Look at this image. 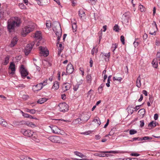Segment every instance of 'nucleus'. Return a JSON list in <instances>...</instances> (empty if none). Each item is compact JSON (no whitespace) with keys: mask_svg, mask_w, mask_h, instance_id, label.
<instances>
[{"mask_svg":"<svg viewBox=\"0 0 160 160\" xmlns=\"http://www.w3.org/2000/svg\"><path fill=\"white\" fill-rule=\"evenodd\" d=\"M21 22L20 18L15 17L14 19H9L8 20L7 28L8 31L11 32L14 29L15 27L19 26Z\"/></svg>","mask_w":160,"mask_h":160,"instance_id":"nucleus-1","label":"nucleus"},{"mask_svg":"<svg viewBox=\"0 0 160 160\" xmlns=\"http://www.w3.org/2000/svg\"><path fill=\"white\" fill-rule=\"evenodd\" d=\"M35 27L34 24L28 25L22 28L21 32L22 35L23 37L25 36L27 34L33 30Z\"/></svg>","mask_w":160,"mask_h":160,"instance_id":"nucleus-2","label":"nucleus"},{"mask_svg":"<svg viewBox=\"0 0 160 160\" xmlns=\"http://www.w3.org/2000/svg\"><path fill=\"white\" fill-rule=\"evenodd\" d=\"M20 72L22 78H25L28 74V72L25 68L24 65L22 64L20 66Z\"/></svg>","mask_w":160,"mask_h":160,"instance_id":"nucleus-3","label":"nucleus"},{"mask_svg":"<svg viewBox=\"0 0 160 160\" xmlns=\"http://www.w3.org/2000/svg\"><path fill=\"white\" fill-rule=\"evenodd\" d=\"M34 44V42H32L31 43L27 45L24 50V52L26 55H28L29 53Z\"/></svg>","mask_w":160,"mask_h":160,"instance_id":"nucleus-4","label":"nucleus"},{"mask_svg":"<svg viewBox=\"0 0 160 160\" xmlns=\"http://www.w3.org/2000/svg\"><path fill=\"white\" fill-rule=\"evenodd\" d=\"M58 106L59 110L61 112H65L67 111L68 110V106L65 102L59 103Z\"/></svg>","mask_w":160,"mask_h":160,"instance_id":"nucleus-5","label":"nucleus"},{"mask_svg":"<svg viewBox=\"0 0 160 160\" xmlns=\"http://www.w3.org/2000/svg\"><path fill=\"white\" fill-rule=\"evenodd\" d=\"M20 132L24 136L28 137H30L32 136L33 133L32 131L26 130L24 128L22 129Z\"/></svg>","mask_w":160,"mask_h":160,"instance_id":"nucleus-6","label":"nucleus"},{"mask_svg":"<svg viewBox=\"0 0 160 160\" xmlns=\"http://www.w3.org/2000/svg\"><path fill=\"white\" fill-rule=\"evenodd\" d=\"M39 48L40 50V54L41 56L46 57L48 55L49 52L47 48L41 46Z\"/></svg>","mask_w":160,"mask_h":160,"instance_id":"nucleus-7","label":"nucleus"},{"mask_svg":"<svg viewBox=\"0 0 160 160\" xmlns=\"http://www.w3.org/2000/svg\"><path fill=\"white\" fill-rule=\"evenodd\" d=\"M131 14L129 12H125L122 15V19L125 22H128L130 18Z\"/></svg>","mask_w":160,"mask_h":160,"instance_id":"nucleus-8","label":"nucleus"},{"mask_svg":"<svg viewBox=\"0 0 160 160\" xmlns=\"http://www.w3.org/2000/svg\"><path fill=\"white\" fill-rule=\"evenodd\" d=\"M58 24V28H57L56 27H54L53 28V30L55 32L57 37H61L62 31L60 24L59 23Z\"/></svg>","mask_w":160,"mask_h":160,"instance_id":"nucleus-9","label":"nucleus"},{"mask_svg":"<svg viewBox=\"0 0 160 160\" xmlns=\"http://www.w3.org/2000/svg\"><path fill=\"white\" fill-rule=\"evenodd\" d=\"M74 71V68L71 63L68 64L66 68V74H70L72 73Z\"/></svg>","mask_w":160,"mask_h":160,"instance_id":"nucleus-10","label":"nucleus"},{"mask_svg":"<svg viewBox=\"0 0 160 160\" xmlns=\"http://www.w3.org/2000/svg\"><path fill=\"white\" fill-rule=\"evenodd\" d=\"M51 128L52 132L56 134H61V130L56 126H49Z\"/></svg>","mask_w":160,"mask_h":160,"instance_id":"nucleus-11","label":"nucleus"},{"mask_svg":"<svg viewBox=\"0 0 160 160\" xmlns=\"http://www.w3.org/2000/svg\"><path fill=\"white\" fill-rule=\"evenodd\" d=\"M18 39L17 37H14L12 40L11 43L9 44V47L11 48L14 47L17 43Z\"/></svg>","mask_w":160,"mask_h":160,"instance_id":"nucleus-12","label":"nucleus"},{"mask_svg":"<svg viewBox=\"0 0 160 160\" xmlns=\"http://www.w3.org/2000/svg\"><path fill=\"white\" fill-rule=\"evenodd\" d=\"M152 24L153 26V28H154V32H152V31H150L149 34L152 35H155L156 34V32L158 29L157 25L156 22L154 21H153Z\"/></svg>","mask_w":160,"mask_h":160,"instance_id":"nucleus-13","label":"nucleus"},{"mask_svg":"<svg viewBox=\"0 0 160 160\" xmlns=\"http://www.w3.org/2000/svg\"><path fill=\"white\" fill-rule=\"evenodd\" d=\"M71 87V84L68 83H66L63 84L62 86V88L64 91H66L69 89Z\"/></svg>","mask_w":160,"mask_h":160,"instance_id":"nucleus-14","label":"nucleus"},{"mask_svg":"<svg viewBox=\"0 0 160 160\" xmlns=\"http://www.w3.org/2000/svg\"><path fill=\"white\" fill-rule=\"evenodd\" d=\"M47 79H46L44 80L43 82L37 84V86H40L39 88L37 89V90H41L43 86H45L47 84Z\"/></svg>","mask_w":160,"mask_h":160,"instance_id":"nucleus-15","label":"nucleus"},{"mask_svg":"<svg viewBox=\"0 0 160 160\" xmlns=\"http://www.w3.org/2000/svg\"><path fill=\"white\" fill-rule=\"evenodd\" d=\"M90 116H89L87 114H83L82 117L81 119L82 121L83 122H86L90 118Z\"/></svg>","mask_w":160,"mask_h":160,"instance_id":"nucleus-16","label":"nucleus"},{"mask_svg":"<svg viewBox=\"0 0 160 160\" xmlns=\"http://www.w3.org/2000/svg\"><path fill=\"white\" fill-rule=\"evenodd\" d=\"M9 68L11 69L12 72L11 73L14 74L15 71V65L13 62L10 63Z\"/></svg>","mask_w":160,"mask_h":160,"instance_id":"nucleus-17","label":"nucleus"},{"mask_svg":"<svg viewBox=\"0 0 160 160\" xmlns=\"http://www.w3.org/2000/svg\"><path fill=\"white\" fill-rule=\"evenodd\" d=\"M35 38L38 40H40L42 39L41 35V32L39 31H37L35 33Z\"/></svg>","mask_w":160,"mask_h":160,"instance_id":"nucleus-18","label":"nucleus"},{"mask_svg":"<svg viewBox=\"0 0 160 160\" xmlns=\"http://www.w3.org/2000/svg\"><path fill=\"white\" fill-rule=\"evenodd\" d=\"M78 14L81 18H85L86 17V14L83 10L82 9L78 11Z\"/></svg>","mask_w":160,"mask_h":160,"instance_id":"nucleus-19","label":"nucleus"},{"mask_svg":"<svg viewBox=\"0 0 160 160\" xmlns=\"http://www.w3.org/2000/svg\"><path fill=\"white\" fill-rule=\"evenodd\" d=\"M0 124L2 126L6 127L7 125V123L2 117H0Z\"/></svg>","mask_w":160,"mask_h":160,"instance_id":"nucleus-20","label":"nucleus"},{"mask_svg":"<svg viewBox=\"0 0 160 160\" xmlns=\"http://www.w3.org/2000/svg\"><path fill=\"white\" fill-rule=\"evenodd\" d=\"M141 78L140 77V75H139L138 77L137 78L136 82V86L138 88H140L141 85Z\"/></svg>","mask_w":160,"mask_h":160,"instance_id":"nucleus-21","label":"nucleus"},{"mask_svg":"<svg viewBox=\"0 0 160 160\" xmlns=\"http://www.w3.org/2000/svg\"><path fill=\"white\" fill-rule=\"evenodd\" d=\"M59 88V83L58 82H55L53 84V86L52 87V89L56 90L58 89Z\"/></svg>","mask_w":160,"mask_h":160,"instance_id":"nucleus-22","label":"nucleus"},{"mask_svg":"<svg viewBox=\"0 0 160 160\" xmlns=\"http://www.w3.org/2000/svg\"><path fill=\"white\" fill-rule=\"evenodd\" d=\"M157 126L156 122L155 121H152L149 123L148 125V127H151L152 128L156 127Z\"/></svg>","mask_w":160,"mask_h":160,"instance_id":"nucleus-23","label":"nucleus"},{"mask_svg":"<svg viewBox=\"0 0 160 160\" xmlns=\"http://www.w3.org/2000/svg\"><path fill=\"white\" fill-rule=\"evenodd\" d=\"M72 122L75 124H80L82 123L83 122L82 121V120L80 118H78L74 120Z\"/></svg>","mask_w":160,"mask_h":160,"instance_id":"nucleus-24","label":"nucleus"},{"mask_svg":"<svg viewBox=\"0 0 160 160\" xmlns=\"http://www.w3.org/2000/svg\"><path fill=\"white\" fill-rule=\"evenodd\" d=\"M47 100L48 99L45 98H41L38 100V101H37V102L38 103H40L41 104H42L44 102H46Z\"/></svg>","mask_w":160,"mask_h":160,"instance_id":"nucleus-25","label":"nucleus"},{"mask_svg":"<svg viewBox=\"0 0 160 160\" xmlns=\"http://www.w3.org/2000/svg\"><path fill=\"white\" fill-rule=\"evenodd\" d=\"M145 110L144 108L140 109L138 111V113L140 116H143L145 114Z\"/></svg>","mask_w":160,"mask_h":160,"instance_id":"nucleus-26","label":"nucleus"},{"mask_svg":"<svg viewBox=\"0 0 160 160\" xmlns=\"http://www.w3.org/2000/svg\"><path fill=\"white\" fill-rule=\"evenodd\" d=\"M25 125L32 128L35 127L36 126L35 124L33 123L32 122L29 121H26Z\"/></svg>","mask_w":160,"mask_h":160,"instance_id":"nucleus-27","label":"nucleus"},{"mask_svg":"<svg viewBox=\"0 0 160 160\" xmlns=\"http://www.w3.org/2000/svg\"><path fill=\"white\" fill-rule=\"evenodd\" d=\"M86 80L88 83L90 84L91 83L92 79L91 75L88 74L86 76Z\"/></svg>","mask_w":160,"mask_h":160,"instance_id":"nucleus-28","label":"nucleus"},{"mask_svg":"<svg viewBox=\"0 0 160 160\" xmlns=\"http://www.w3.org/2000/svg\"><path fill=\"white\" fill-rule=\"evenodd\" d=\"M92 122H96L98 125H100L101 123L100 120L98 117H96V118L94 119Z\"/></svg>","mask_w":160,"mask_h":160,"instance_id":"nucleus-29","label":"nucleus"},{"mask_svg":"<svg viewBox=\"0 0 160 160\" xmlns=\"http://www.w3.org/2000/svg\"><path fill=\"white\" fill-rule=\"evenodd\" d=\"M74 153L77 156H78L80 157H81V158L84 157L86 156L85 155H84L83 154H82L81 153L79 152L78 151L74 152Z\"/></svg>","mask_w":160,"mask_h":160,"instance_id":"nucleus-30","label":"nucleus"},{"mask_svg":"<svg viewBox=\"0 0 160 160\" xmlns=\"http://www.w3.org/2000/svg\"><path fill=\"white\" fill-rule=\"evenodd\" d=\"M21 158L22 160H32V158L27 156H21Z\"/></svg>","mask_w":160,"mask_h":160,"instance_id":"nucleus-31","label":"nucleus"},{"mask_svg":"<svg viewBox=\"0 0 160 160\" xmlns=\"http://www.w3.org/2000/svg\"><path fill=\"white\" fill-rule=\"evenodd\" d=\"M152 139V138L149 137L148 136H145L142 138H140L138 141H142V140H146L149 139Z\"/></svg>","mask_w":160,"mask_h":160,"instance_id":"nucleus-32","label":"nucleus"},{"mask_svg":"<svg viewBox=\"0 0 160 160\" xmlns=\"http://www.w3.org/2000/svg\"><path fill=\"white\" fill-rule=\"evenodd\" d=\"M72 29L73 30V32H75L76 31L77 29V26L76 25V22H74L72 24Z\"/></svg>","mask_w":160,"mask_h":160,"instance_id":"nucleus-33","label":"nucleus"},{"mask_svg":"<svg viewBox=\"0 0 160 160\" xmlns=\"http://www.w3.org/2000/svg\"><path fill=\"white\" fill-rule=\"evenodd\" d=\"M118 46V44L115 43L114 44H112V49L113 52H114L115 51V49L117 48Z\"/></svg>","mask_w":160,"mask_h":160,"instance_id":"nucleus-34","label":"nucleus"},{"mask_svg":"<svg viewBox=\"0 0 160 160\" xmlns=\"http://www.w3.org/2000/svg\"><path fill=\"white\" fill-rule=\"evenodd\" d=\"M9 57L8 56H7L5 58L4 61L3 63L4 65H7L9 62Z\"/></svg>","mask_w":160,"mask_h":160,"instance_id":"nucleus-35","label":"nucleus"},{"mask_svg":"<svg viewBox=\"0 0 160 160\" xmlns=\"http://www.w3.org/2000/svg\"><path fill=\"white\" fill-rule=\"evenodd\" d=\"M101 54H102L103 55L102 56H104V57H105L106 58H107L108 59L109 58V57L110 55V52H108L107 53H101ZM105 59L106 61H107V60H106L107 58H105Z\"/></svg>","mask_w":160,"mask_h":160,"instance_id":"nucleus-36","label":"nucleus"},{"mask_svg":"<svg viewBox=\"0 0 160 160\" xmlns=\"http://www.w3.org/2000/svg\"><path fill=\"white\" fill-rule=\"evenodd\" d=\"M104 86V84H102L98 88V92L99 93H101L102 91V88Z\"/></svg>","mask_w":160,"mask_h":160,"instance_id":"nucleus-37","label":"nucleus"},{"mask_svg":"<svg viewBox=\"0 0 160 160\" xmlns=\"http://www.w3.org/2000/svg\"><path fill=\"white\" fill-rule=\"evenodd\" d=\"M46 24L47 28L49 29L51 27V23L50 21H47Z\"/></svg>","mask_w":160,"mask_h":160,"instance_id":"nucleus-38","label":"nucleus"},{"mask_svg":"<svg viewBox=\"0 0 160 160\" xmlns=\"http://www.w3.org/2000/svg\"><path fill=\"white\" fill-rule=\"evenodd\" d=\"M102 152V153H118V152L117 151H102V152Z\"/></svg>","mask_w":160,"mask_h":160,"instance_id":"nucleus-39","label":"nucleus"},{"mask_svg":"<svg viewBox=\"0 0 160 160\" xmlns=\"http://www.w3.org/2000/svg\"><path fill=\"white\" fill-rule=\"evenodd\" d=\"M139 9L141 12H143L145 10V8L142 5L139 6Z\"/></svg>","mask_w":160,"mask_h":160,"instance_id":"nucleus-40","label":"nucleus"},{"mask_svg":"<svg viewBox=\"0 0 160 160\" xmlns=\"http://www.w3.org/2000/svg\"><path fill=\"white\" fill-rule=\"evenodd\" d=\"M51 140L53 142H56L57 141L55 140L58 138V137L56 136H52L50 137Z\"/></svg>","mask_w":160,"mask_h":160,"instance_id":"nucleus-41","label":"nucleus"},{"mask_svg":"<svg viewBox=\"0 0 160 160\" xmlns=\"http://www.w3.org/2000/svg\"><path fill=\"white\" fill-rule=\"evenodd\" d=\"M137 133V131L134 129H131L129 131V134L130 135H133Z\"/></svg>","mask_w":160,"mask_h":160,"instance_id":"nucleus-42","label":"nucleus"},{"mask_svg":"<svg viewBox=\"0 0 160 160\" xmlns=\"http://www.w3.org/2000/svg\"><path fill=\"white\" fill-rule=\"evenodd\" d=\"M113 30L116 32H118L119 30V28L118 26L115 24L113 27Z\"/></svg>","mask_w":160,"mask_h":160,"instance_id":"nucleus-43","label":"nucleus"},{"mask_svg":"<svg viewBox=\"0 0 160 160\" xmlns=\"http://www.w3.org/2000/svg\"><path fill=\"white\" fill-rule=\"evenodd\" d=\"M22 98L24 100H26L29 98V96L27 95H23L22 96Z\"/></svg>","mask_w":160,"mask_h":160,"instance_id":"nucleus-44","label":"nucleus"},{"mask_svg":"<svg viewBox=\"0 0 160 160\" xmlns=\"http://www.w3.org/2000/svg\"><path fill=\"white\" fill-rule=\"evenodd\" d=\"M22 116L24 117L25 118H29V117H30V115H29L27 113L23 112L22 111Z\"/></svg>","mask_w":160,"mask_h":160,"instance_id":"nucleus-45","label":"nucleus"},{"mask_svg":"<svg viewBox=\"0 0 160 160\" xmlns=\"http://www.w3.org/2000/svg\"><path fill=\"white\" fill-rule=\"evenodd\" d=\"M152 64L153 67L155 68H157L158 66V62H154V61H153L152 62Z\"/></svg>","mask_w":160,"mask_h":160,"instance_id":"nucleus-46","label":"nucleus"},{"mask_svg":"<svg viewBox=\"0 0 160 160\" xmlns=\"http://www.w3.org/2000/svg\"><path fill=\"white\" fill-rule=\"evenodd\" d=\"M138 40V38L135 39V40L133 43V44L135 47L138 46L139 44L138 42L137 41Z\"/></svg>","mask_w":160,"mask_h":160,"instance_id":"nucleus-47","label":"nucleus"},{"mask_svg":"<svg viewBox=\"0 0 160 160\" xmlns=\"http://www.w3.org/2000/svg\"><path fill=\"white\" fill-rule=\"evenodd\" d=\"M92 132V131H88L87 132H82L81 133L82 134H83L85 135H88V134H90Z\"/></svg>","mask_w":160,"mask_h":160,"instance_id":"nucleus-48","label":"nucleus"},{"mask_svg":"<svg viewBox=\"0 0 160 160\" xmlns=\"http://www.w3.org/2000/svg\"><path fill=\"white\" fill-rule=\"evenodd\" d=\"M98 52L97 49L96 50L95 48L94 47L92 50V51H91L92 54V55H93L95 52Z\"/></svg>","mask_w":160,"mask_h":160,"instance_id":"nucleus-49","label":"nucleus"},{"mask_svg":"<svg viewBox=\"0 0 160 160\" xmlns=\"http://www.w3.org/2000/svg\"><path fill=\"white\" fill-rule=\"evenodd\" d=\"M120 40H121V41L122 42V43L123 44H124L125 43L124 37V36L122 35L121 36Z\"/></svg>","mask_w":160,"mask_h":160,"instance_id":"nucleus-50","label":"nucleus"},{"mask_svg":"<svg viewBox=\"0 0 160 160\" xmlns=\"http://www.w3.org/2000/svg\"><path fill=\"white\" fill-rule=\"evenodd\" d=\"M37 1L38 4L40 5H42V1L43 0H35Z\"/></svg>","mask_w":160,"mask_h":160,"instance_id":"nucleus-51","label":"nucleus"},{"mask_svg":"<svg viewBox=\"0 0 160 160\" xmlns=\"http://www.w3.org/2000/svg\"><path fill=\"white\" fill-rule=\"evenodd\" d=\"M131 107H128L127 109L128 110V112H129L131 114H132L133 112V110H131Z\"/></svg>","mask_w":160,"mask_h":160,"instance_id":"nucleus-52","label":"nucleus"},{"mask_svg":"<svg viewBox=\"0 0 160 160\" xmlns=\"http://www.w3.org/2000/svg\"><path fill=\"white\" fill-rule=\"evenodd\" d=\"M102 31H100L98 33L99 38V42H100L101 39H102Z\"/></svg>","mask_w":160,"mask_h":160,"instance_id":"nucleus-53","label":"nucleus"},{"mask_svg":"<svg viewBox=\"0 0 160 160\" xmlns=\"http://www.w3.org/2000/svg\"><path fill=\"white\" fill-rule=\"evenodd\" d=\"M19 7L22 9H24L25 8H26L25 6L22 3L19 4Z\"/></svg>","mask_w":160,"mask_h":160,"instance_id":"nucleus-54","label":"nucleus"},{"mask_svg":"<svg viewBox=\"0 0 160 160\" xmlns=\"http://www.w3.org/2000/svg\"><path fill=\"white\" fill-rule=\"evenodd\" d=\"M13 124L15 126L19 125V122L17 121H14L12 122Z\"/></svg>","mask_w":160,"mask_h":160,"instance_id":"nucleus-55","label":"nucleus"},{"mask_svg":"<svg viewBox=\"0 0 160 160\" xmlns=\"http://www.w3.org/2000/svg\"><path fill=\"white\" fill-rule=\"evenodd\" d=\"M140 126L141 127H143L144 125V120H141L140 121Z\"/></svg>","mask_w":160,"mask_h":160,"instance_id":"nucleus-56","label":"nucleus"},{"mask_svg":"<svg viewBox=\"0 0 160 160\" xmlns=\"http://www.w3.org/2000/svg\"><path fill=\"white\" fill-rule=\"evenodd\" d=\"M89 1H90L89 2L92 5L95 4L97 1V0H89Z\"/></svg>","mask_w":160,"mask_h":160,"instance_id":"nucleus-57","label":"nucleus"},{"mask_svg":"<svg viewBox=\"0 0 160 160\" xmlns=\"http://www.w3.org/2000/svg\"><path fill=\"white\" fill-rule=\"evenodd\" d=\"M130 155L132 156L137 157L140 155V154L137 153H132Z\"/></svg>","mask_w":160,"mask_h":160,"instance_id":"nucleus-58","label":"nucleus"},{"mask_svg":"<svg viewBox=\"0 0 160 160\" xmlns=\"http://www.w3.org/2000/svg\"><path fill=\"white\" fill-rule=\"evenodd\" d=\"M99 155H101L100 156H99L100 157H105V156L107 157H108V156H110V155L108 154H99Z\"/></svg>","mask_w":160,"mask_h":160,"instance_id":"nucleus-59","label":"nucleus"},{"mask_svg":"<svg viewBox=\"0 0 160 160\" xmlns=\"http://www.w3.org/2000/svg\"><path fill=\"white\" fill-rule=\"evenodd\" d=\"M149 100L150 101V102L151 103H152L153 102V100H154L153 97L151 96H150L149 97Z\"/></svg>","mask_w":160,"mask_h":160,"instance_id":"nucleus-60","label":"nucleus"},{"mask_svg":"<svg viewBox=\"0 0 160 160\" xmlns=\"http://www.w3.org/2000/svg\"><path fill=\"white\" fill-rule=\"evenodd\" d=\"M78 85H76L74 86L73 89L74 91H77V89H78Z\"/></svg>","mask_w":160,"mask_h":160,"instance_id":"nucleus-61","label":"nucleus"},{"mask_svg":"<svg viewBox=\"0 0 160 160\" xmlns=\"http://www.w3.org/2000/svg\"><path fill=\"white\" fill-rule=\"evenodd\" d=\"M26 121L22 120L19 122V125H25Z\"/></svg>","mask_w":160,"mask_h":160,"instance_id":"nucleus-62","label":"nucleus"},{"mask_svg":"<svg viewBox=\"0 0 160 160\" xmlns=\"http://www.w3.org/2000/svg\"><path fill=\"white\" fill-rule=\"evenodd\" d=\"M148 38V35L146 33H144L143 36V38L144 40Z\"/></svg>","mask_w":160,"mask_h":160,"instance_id":"nucleus-63","label":"nucleus"},{"mask_svg":"<svg viewBox=\"0 0 160 160\" xmlns=\"http://www.w3.org/2000/svg\"><path fill=\"white\" fill-rule=\"evenodd\" d=\"M101 138V137L98 135H97L95 136V138L96 140H99Z\"/></svg>","mask_w":160,"mask_h":160,"instance_id":"nucleus-64","label":"nucleus"}]
</instances>
